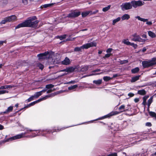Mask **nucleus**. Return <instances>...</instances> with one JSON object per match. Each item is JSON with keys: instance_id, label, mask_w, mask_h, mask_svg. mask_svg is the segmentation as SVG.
Listing matches in <instances>:
<instances>
[{"instance_id": "nucleus-20", "label": "nucleus", "mask_w": 156, "mask_h": 156, "mask_svg": "<svg viewBox=\"0 0 156 156\" xmlns=\"http://www.w3.org/2000/svg\"><path fill=\"white\" fill-rule=\"evenodd\" d=\"M13 106H10L8 107L7 109L5 110V111L3 112V113L4 114H6L12 112L13 110Z\"/></svg>"}, {"instance_id": "nucleus-58", "label": "nucleus", "mask_w": 156, "mask_h": 156, "mask_svg": "<svg viewBox=\"0 0 156 156\" xmlns=\"http://www.w3.org/2000/svg\"><path fill=\"white\" fill-rule=\"evenodd\" d=\"M142 36L143 38H147V35L145 34H143Z\"/></svg>"}, {"instance_id": "nucleus-3", "label": "nucleus", "mask_w": 156, "mask_h": 156, "mask_svg": "<svg viewBox=\"0 0 156 156\" xmlns=\"http://www.w3.org/2000/svg\"><path fill=\"white\" fill-rule=\"evenodd\" d=\"M55 95H56V94H52L51 95H47L44 97H43L41 98L38 99V100H37L35 101H34V102H32L31 103L29 104L27 106V107H29L33 105H35L36 103H37L39 102H40V101H42L44 100L47 99L48 98L50 97H51L54 96Z\"/></svg>"}, {"instance_id": "nucleus-38", "label": "nucleus", "mask_w": 156, "mask_h": 156, "mask_svg": "<svg viewBox=\"0 0 156 156\" xmlns=\"http://www.w3.org/2000/svg\"><path fill=\"white\" fill-rule=\"evenodd\" d=\"M53 5V3L45 4L43 5V7L44 8H46L48 7H51Z\"/></svg>"}, {"instance_id": "nucleus-64", "label": "nucleus", "mask_w": 156, "mask_h": 156, "mask_svg": "<svg viewBox=\"0 0 156 156\" xmlns=\"http://www.w3.org/2000/svg\"><path fill=\"white\" fill-rule=\"evenodd\" d=\"M18 105H19L17 103V104H16L15 105V106L17 108L18 107Z\"/></svg>"}, {"instance_id": "nucleus-37", "label": "nucleus", "mask_w": 156, "mask_h": 156, "mask_svg": "<svg viewBox=\"0 0 156 156\" xmlns=\"http://www.w3.org/2000/svg\"><path fill=\"white\" fill-rule=\"evenodd\" d=\"M8 22L7 17H5L4 19L2 20L0 23V24H5L6 22Z\"/></svg>"}, {"instance_id": "nucleus-15", "label": "nucleus", "mask_w": 156, "mask_h": 156, "mask_svg": "<svg viewBox=\"0 0 156 156\" xmlns=\"http://www.w3.org/2000/svg\"><path fill=\"white\" fill-rule=\"evenodd\" d=\"M130 18V16L129 15L127 14H124L121 18L122 20H127Z\"/></svg>"}, {"instance_id": "nucleus-51", "label": "nucleus", "mask_w": 156, "mask_h": 156, "mask_svg": "<svg viewBox=\"0 0 156 156\" xmlns=\"http://www.w3.org/2000/svg\"><path fill=\"white\" fill-rule=\"evenodd\" d=\"M23 3L24 5H26L27 4V0H22Z\"/></svg>"}, {"instance_id": "nucleus-30", "label": "nucleus", "mask_w": 156, "mask_h": 156, "mask_svg": "<svg viewBox=\"0 0 156 156\" xmlns=\"http://www.w3.org/2000/svg\"><path fill=\"white\" fill-rule=\"evenodd\" d=\"M139 70V69L138 67H136L131 70V72L133 73H137Z\"/></svg>"}, {"instance_id": "nucleus-47", "label": "nucleus", "mask_w": 156, "mask_h": 156, "mask_svg": "<svg viewBox=\"0 0 156 156\" xmlns=\"http://www.w3.org/2000/svg\"><path fill=\"white\" fill-rule=\"evenodd\" d=\"M128 95L130 97H132L134 95V94L132 93H129L128 94Z\"/></svg>"}, {"instance_id": "nucleus-22", "label": "nucleus", "mask_w": 156, "mask_h": 156, "mask_svg": "<svg viewBox=\"0 0 156 156\" xmlns=\"http://www.w3.org/2000/svg\"><path fill=\"white\" fill-rule=\"evenodd\" d=\"M125 105H122L120 106L119 108V109L121 111L120 112H124L126 111L127 110L125 109Z\"/></svg>"}, {"instance_id": "nucleus-41", "label": "nucleus", "mask_w": 156, "mask_h": 156, "mask_svg": "<svg viewBox=\"0 0 156 156\" xmlns=\"http://www.w3.org/2000/svg\"><path fill=\"white\" fill-rule=\"evenodd\" d=\"M37 66L41 70H42L44 67V66L42 64L40 63H38L37 64Z\"/></svg>"}, {"instance_id": "nucleus-48", "label": "nucleus", "mask_w": 156, "mask_h": 156, "mask_svg": "<svg viewBox=\"0 0 156 156\" xmlns=\"http://www.w3.org/2000/svg\"><path fill=\"white\" fill-rule=\"evenodd\" d=\"M112 50V49L109 48L107 49L106 50V52L108 53H110Z\"/></svg>"}, {"instance_id": "nucleus-2", "label": "nucleus", "mask_w": 156, "mask_h": 156, "mask_svg": "<svg viewBox=\"0 0 156 156\" xmlns=\"http://www.w3.org/2000/svg\"><path fill=\"white\" fill-rule=\"evenodd\" d=\"M96 43L94 42H91L83 45L80 47H76L75 48L74 51H80L82 49H87L89 48L96 46Z\"/></svg>"}, {"instance_id": "nucleus-14", "label": "nucleus", "mask_w": 156, "mask_h": 156, "mask_svg": "<svg viewBox=\"0 0 156 156\" xmlns=\"http://www.w3.org/2000/svg\"><path fill=\"white\" fill-rule=\"evenodd\" d=\"M62 64L67 65H69L70 63L69 59L67 57H66L65 59L62 62Z\"/></svg>"}, {"instance_id": "nucleus-11", "label": "nucleus", "mask_w": 156, "mask_h": 156, "mask_svg": "<svg viewBox=\"0 0 156 156\" xmlns=\"http://www.w3.org/2000/svg\"><path fill=\"white\" fill-rule=\"evenodd\" d=\"M8 22H13L17 20V17L14 15L6 17Z\"/></svg>"}, {"instance_id": "nucleus-54", "label": "nucleus", "mask_w": 156, "mask_h": 156, "mask_svg": "<svg viewBox=\"0 0 156 156\" xmlns=\"http://www.w3.org/2000/svg\"><path fill=\"white\" fill-rule=\"evenodd\" d=\"M75 83V81H70L68 83H66L67 84H69V83Z\"/></svg>"}, {"instance_id": "nucleus-45", "label": "nucleus", "mask_w": 156, "mask_h": 156, "mask_svg": "<svg viewBox=\"0 0 156 156\" xmlns=\"http://www.w3.org/2000/svg\"><path fill=\"white\" fill-rule=\"evenodd\" d=\"M101 74V73H92V74L89 75H88L84 76V77L90 76H93V75H99V74Z\"/></svg>"}, {"instance_id": "nucleus-42", "label": "nucleus", "mask_w": 156, "mask_h": 156, "mask_svg": "<svg viewBox=\"0 0 156 156\" xmlns=\"http://www.w3.org/2000/svg\"><path fill=\"white\" fill-rule=\"evenodd\" d=\"M112 55V54L111 53H108L106 54L105 56H104L103 57V58L104 59L105 58H108L110 57L111 55Z\"/></svg>"}, {"instance_id": "nucleus-57", "label": "nucleus", "mask_w": 156, "mask_h": 156, "mask_svg": "<svg viewBox=\"0 0 156 156\" xmlns=\"http://www.w3.org/2000/svg\"><path fill=\"white\" fill-rule=\"evenodd\" d=\"M100 69H97L96 70H94V71H93V72H99L100 71Z\"/></svg>"}, {"instance_id": "nucleus-44", "label": "nucleus", "mask_w": 156, "mask_h": 156, "mask_svg": "<svg viewBox=\"0 0 156 156\" xmlns=\"http://www.w3.org/2000/svg\"><path fill=\"white\" fill-rule=\"evenodd\" d=\"M130 45L132 46L135 49L137 47V44H135L133 43H131Z\"/></svg>"}, {"instance_id": "nucleus-62", "label": "nucleus", "mask_w": 156, "mask_h": 156, "mask_svg": "<svg viewBox=\"0 0 156 156\" xmlns=\"http://www.w3.org/2000/svg\"><path fill=\"white\" fill-rule=\"evenodd\" d=\"M102 52V51L99 50L98 51V54H101Z\"/></svg>"}, {"instance_id": "nucleus-8", "label": "nucleus", "mask_w": 156, "mask_h": 156, "mask_svg": "<svg viewBox=\"0 0 156 156\" xmlns=\"http://www.w3.org/2000/svg\"><path fill=\"white\" fill-rule=\"evenodd\" d=\"M80 14V12L73 11L69 13L67 17L69 18H74L78 17Z\"/></svg>"}, {"instance_id": "nucleus-29", "label": "nucleus", "mask_w": 156, "mask_h": 156, "mask_svg": "<svg viewBox=\"0 0 156 156\" xmlns=\"http://www.w3.org/2000/svg\"><path fill=\"white\" fill-rule=\"evenodd\" d=\"M149 114L152 117L156 119V114L154 112H149Z\"/></svg>"}, {"instance_id": "nucleus-31", "label": "nucleus", "mask_w": 156, "mask_h": 156, "mask_svg": "<svg viewBox=\"0 0 156 156\" xmlns=\"http://www.w3.org/2000/svg\"><path fill=\"white\" fill-rule=\"evenodd\" d=\"M153 98L152 97H151L148 100L147 102V106L149 108L151 104L152 103L153 101Z\"/></svg>"}, {"instance_id": "nucleus-40", "label": "nucleus", "mask_w": 156, "mask_h": 156, "mask_svg": "<svg viewBox=\"0 0 156 156\" xmlns=\"http://www.w3.org/2000/svg\"><path fill=\"white\" fill-rule=\"evenodd\" d=\"M34 98H35L34 97V95H32L29 98H28L27 100V101L28 102H29L33 100L34 99Z\"/></svg>"}, {"instance_id": "nucleus-7", "label": "nucleus", "mask_w": 156, "mask_h": 156, "mask_svg": "<svg viewBox=\"0 0 156 156\" xmlns=\"http://www.w3.org/2000/svg\"><path fill=\"white\" fill-rule=\"evenodd\" d=\"M156 64V61L152 60L151 61H145L142 62V64L144 68H147Z\"/></svg>"}, {"instance_id": "nucleus-4", "label": "nucleus", "mask_w": 156, "mask_h": 156, "mask_svg": "<svg viewBox=\"0 0 156 156\" xmlns=\"http://www.w3.org/2000/svg\"><path fill=\"white\" fill-rule=\"evenodd\" d=\"M131 4L132 7L134 8H136L138 7H140L142 6L144 4V2L140 0L135 1L133 0L131 2Z\"/></svg>"}, {"instance_id": "nucleus-53", "label": "nucleus", "mask_w": 156, "mask_h": 156, "mask_svg": "<svg viewBox=\"0 0 156 156\" xmlns=\"http://www.w3.org/2000/svg\"><path fill=\"white\" fill-rule=\"evenodd\" d=\"M134 101L135 102L137 103L139 101V99L138 98H136L134 99Z\"/></svg>"}, {"instance_id": "nucleus-18", "label": "nucleus", "mask_w": 156, "mask_h": 156, "mask_svg": "<svg viewBox=\"0 0 156 156\" xmlns=\"http://www.w3.org/2000/svg\"><path fill=\"white\" fill-rule=\"evenodd\" d=\"M149 96L147 95L143 97V102L142 103V104L144 105L145 107L147 105L146 100L147 99L149 98Z\"/></svg>"}, {"instance_id": "nucleus-46", "label": "nucleus", "mask_w": 156, "mask_h": 156, "mask_svg": "<svg viewBox=\"0 0 156 156\" xmlns=\"http://www.w3.org/2000/svg\"><path fill=\"white\" fill-rule=\"evenodd\" d=\"M8 92V91H6V90H0V94H3Z\"/></svg>"}, {"instance_id": "nucleus-35", "label": "nucleus", "mask_w": 156, "mask_h": 156, "mask_svg": "<svg viewBox=\"0 0 156 156\" xmlns=\"http://www.w3.org/2000/svg\"><path fill=\"white\" fill-rule=\"evenodd\" d=\"M103 80L105 81H107L112 79L109 76H105L103 77Z\"/></svg>"}, {"instance_id": "nucleus-28", "label": "nucleus", "mask_w": 156, "mask_h": 156, "mask_svg": "<svg viewBox=\"0 0 156 156\" xmlns=\"http://www.w3.org/2000/svg\"><path fill=\"white\" fill-rule=\"evenodd\" d=\"M89 67V66H86L82 67L81 69V71L82 72H84L87 71Z\"/></svg>"}, {"instance_id": "nucleus-24", "label": "nucleus", "mask_w": 156, "mask_h": 156, "mask_svg": "<svg viewBox=\"0 0 156 156\" xmlns=\"http://www.w3.org/2000/svg\"><path fill=\"white\" fill-rule=\"evenodd\" d=\"M122 43L128 45H130L131 43L129 41L128 39H127L123 40L122 41Z\"/></svg>"}, {"instance_id": "nucleus-21", "label": "nucleus", "mask_w": 156, "mask_h": 156, "mask_svg": "<svg viewBox=\"0 0 156 156\" xmlns=\"http://www.w3.org/2000/svg\"><path fill=\"white\" fill-rule=\"evenodd\" d=\"M91 12V11H86L81 13L82 16L83 17H85L87 16L90 12Z\"/></svg>"}, {"instance_id": "nucleus-36", "label": "nucleus", "mask_w": 156, "mask_h": 156, "mask_svg": "<svg viewBox=\"0 0 156 156\" xmlns=\"http://www.w3.org/2000/svg\"><path fill=\"white\" fill-rule=\"evenodd\" d=\"M78 87V85L76 84L73 85L72 86L69 87L68 88L69 90H72Z\"/></svg>"}, {"instance_id": "nucleus-12", "label": "nucleus", "mask_w": 156, "mask_h": 156, "mask_svg": "<svg viewBox=\"0 0 156 156\" xmlns=\"http://www.w3.org/2000/svg\"><path fill=\"white\" fill-rule=\"evenodd\" d=\"M48 52H45L43 53L37 55V57L39 59H44L46 58V56L48 54Z\"/></svg>"}, {"instance_id": "nucleus-61", "label": "nucleus", "mask_w": 156, "mask_h": 156, "mask_svg": "<svg viewBox=\"0 0 156 156\" xmlns=\"http://www.w3.org/2000/svg\"><path fill=\"white\" fill-rule=\"evenodd\" d=\"M146 48H143L142 51L143 52H145V51H146Z\"/></svg>"}, {"instance_id": "nucleus-33", "label": "nucleus", "mask_w": 156, "mask_h": 156, "mask_svg": "<svg viewBox=\"0 0 156 156\" xmlns=\"http://www.w3.org/2000/svg\"><path fill=\"white\" fill-rule=\"evenodd\" d=\"M66 35L64 34L61 36H57V37L59 38L61 40L65 38L66 37Z\"/></svg>"}, {"instance_id": "nucleus-56", "label": "nucleus", "mask_w": 156, "mask_h": 156, "mask_svg": "<svg viewBox=\"0 0 156 156\" xmlns=\"http://www.w3.org/2000/svg\"><path fill=\"white\" fill-rule=\"evenodd\" d=\"M4 126L0 124V130L3 129H4Z\"/></svg>"}, {"instance_id": "nucleus-16", "label": "nucleus", "mask_w": 156, "mask_h": 156, "mask_svg": "<svg viewBox=\"0 0 156 156\" xmlns=\"http://www.w3.org/2000/svg\"><path fill=\"white\" fill-rule=\"evenodd\" d=\"M140 77V75H138L132 77L131 80V82L132 83L135 82L139 80Z\"/></svg>"}, {"instance_id": "nucleus-17", "label": "nucleus", "mask_w": 156, "mask_h": 156, "mask_svg": "<svg viewBox=\"0 0 156 156\" xmlns=\"http://www.w3.org/2000/svg\"><path fill=\"white\" fill-rule=\"evenodd\" d=\"M121 20L120 17H118L115 19L113 20L112 21V24L113 25H115L116 24L119 22Z\"/></svg>"}, {"instance_id": "nucleus-52", "label": "nucleus", "mask_w": 156, "mask_h": 156, "mask_svg": "<svg viewBox=\"0 0 156 156\" xmlns=\"http://www.w3.org/2000/svg\"><path fill=\"white\" fill-rule=\"evenodd\" d=\"M6 41H0V45H2L4 43H6Z\"/></svg>"}, {"instance_id": "nucleus-34", "label": "nucleus", "mask_w": 156, "mask_h": 156, "mask_svg": "<svg viewBox=\"0 0 156 156\" xmlns=\"http://www.w3.org/2000/svg\"><path fill=\"white\" fill-rule=\"evenodd\" d=\"M12 87L11 85H6L5 86H2L1 87V89H7V88H11Z\"/></svg>"}, {"instance_id": "nucleus-49", "label": "nucleus", "mask_w": 156, "mask_h": 156, "mask_svg": "<svg viewBox=\"0 0 156 156\" xmlns=\"http://www.w3.org/2000/svg\"><path fill=\"white\" fill-rule=\"evenodd\" d=\"M146 22V24L148 25L151 26L152 24V23L151 21H147Z\"/></svg>"}, {"instance_id": "nucleus-26", "label": "nucleus", "mask_w": 156, "mask_h": 156, "mask_svg": "<svg viewBox=\"0 0 156 156\" xmlns=\"http://www.w3.org/2000/svg\"><path fill=\"white\" fill-rule=\"evenodd\" d=\"M102 81L101 79H99L98 80H94L93 81V83L97 85H99L101 84Z\"/></svg>"}, {"instance_id": "nucleus-39", "label": "nucleus", "mask_w": 156, "mask_h": 156, "mask_svg": "<svg viewBox=\"0 0 156 156\" xmlns=\"http://www.w3.org/2000/svg\"><path fill=\"white\" fill-rule=\"evenodd\" d=\"M54 85L52 84H48L46 86V88L47 89H50L53 88Z\"/></svg>"}, {"instance_id": "nucleus-9", "label": "nucleus", "mask_w": 156, "mask_h": 156, "mask_svg": "<svg viewBox=\"0 0 156 156\" xmlns=\"http://www.w3.org/2000/svg\"><path fill=\"white\" fill-rule=\"evenodd\" d=\"M26 134V133H22L20 134L17 135L15 136L12 137L9 139V140H12L16 139H18L24 137V135Z\"/></svg>"}, {"instance_id": "nucleus-5", "label": "nucleus", "mask_w": 156, "mask_h": 156, "mask_svg": "<svg viewBox=\"0 0 156 156\" xmlns=\"http://www.w3.org/2000/svg\"><path fill=\"white\" fill-rule=\"evenodd\" d=\"M132 36L133 38L131 40L133 41H138L144 43L146 41L145 40L142 39L140 35L136 34H134Z\"/></svg>"}, {"instance_id": "nucleus-59", "label": "nucleus", "mask_w": 156, "mask_h": 156, "mask_svg": "<svg viewBox=\"0 0 156 156\" xmlns=\"http://www.w3.org/2000/svg\"><path fill=\"white\" fill-rule=\"evenodd\" d=\"M118 75L117 74H115L113 75V78H115L118 76Z\"/></svg>"}, {"instance_id": "nucleus-32", "label": "nucleus", "mask_w": 156, "mask_h": 156, "mask_svg": "<svg viewBox=\"0 0 156 156\" xmlns=\"http://www.w3.org/2000/svg\"><path fill=\"white\" fill-rule=\"evenodd\" d=\"M111 5H108L107 7H105L102 9V11L104 12H106L108 11L110 8Z\"/></svg>"}, {"instance_id": "nucleus-60", "label": "nucleus", "mask_w": 156, "mask_h": 156, "mask_svg": "<svg viewBox=\"0 0 156 156\" xmlns=\"http://www.w3.org/2000/svg\"><path fill=\"white\" fill-rule=\"evenodd\" d=\"M27 131H28L27 132H25V133H26V134L27 133H28L29 132H32L33 131V130L30 129V130H28Z\"/></svg>"}, {"instance_id": "nucleus-50", "label": "nucleus", "mask_w": 156, "mask_h": 156, "mask_svg": "<svg viewBox=\"0 0 156 156\" xmlns=\"http://www.w3.org/2000/svg\"><path fill=\"white\" fill-rule=\"evenodd\" d=\"M146 126H152L151 123L150 122H147L146 123Z\"/></svg>"}, {"instance_id": "nucleus-25", "label": "nucleus", "mask_w": 156, "mask_h": 156, "mask_svg": "<svg viewBox=\"0 0 156 156\" xmlns=\"http://www.w3.org/2000/svg\"><path fill=\"white\" fill-rule=\"evenodd\" d=\"M137 94L141 95H143L146 94V91L144 89L139 90L137 91Z\"/></svg>"}, {"instance_id": "nucleus-1", "label": "nucleus", "mask_w": 156, "mask_h": 156, "mask_svg": "<svg viewBox=\"0 0 156 156\" xmlns=\"http://www.w3.org/2000/svg\"><path fill=\"white\" fill-rule=\"evenodd\" d=\"M36 19L37 17L35 16L30 17L24 22L19 24L15 27V29L26 27H36L37 26L39 22Z\"/></svg>"}, {"instance_id": "nucleus-19", "label": "nucleus", "mask_w": 156, "mask_h": 156, "mask_svg": "<svg viewBox=\"0 0 156 156\" xmlns=\"http://www.w3.org/2000/svg\"><path fill=\"white\" fill-rule=\"evenodd\" d=\"M148 34L149 36L152 38H154L156 37V34L151 31H148Z\"/></svg>"}, {"instance_id": "nucleus-10", "label": "nucleus", "mask_w": 156, "mask_h": 156, "mask_svg": "<svg viewBox=\"0 0 156 156\" xmlns=\"http://www.w3.org/2000/svg\"><path fill=\"white\" fill-rule=\"evenodd\" d=\"M76 69V67H71L66 68V69L61 71L62 72H66L69 73H71L73 72Z\"/></svg>"}, {"instance_id": "nucleus-43", "label": "nucleus", "mask_w": 156, "mask_h": 156, "mask_svg": "<svg viewBox=\"0 0 156 156\" xmlns=\"http://www.w3.org/2000/svg\"><path fill=\"white\" fill-rule=\"evenodd\" d=\"M76 37H69L66 39V41H73L76 39Z\"/></svg>"}, {"instance_id": "nucleus-23", "label": "nucleus", "mask_w": 156, "mask_h": 156, "mask_svg": "<svg viewBox=\"0 0 156 156\" xmlns=\"http://www.w3.org/2000/svg\"><path fill=\"white\" fill-rule=\"evenodd\" d=\"M135 18L143 22H146L148 20L147 19H146L140 17V16H137Z\"/></svg>"}, {"instance_id": "nucleus-27", "label": "nucleus", "mask_w": 156, "mask_h": 156, "mask_svg": "<svg viewBox=\"0 0 156 156\" xmlns=\"http://www.w3.org/2000/svg\"><path fill=\"white\" fill-rule=\"evenodd\" d=\"M41 95L42 93H41V92L39 91L36 92L34 95L35 98H37Z\"/></svg>"}, {"instance_id": "nucleus-13", "label": "nucleus", "mask_w": 156, "mask_h": 156, "mask_svg": "<svg viewBox=\"0 0 156 156\" xmlns=\"http://www.w3.org/2000/svg\"><path fill=\"white\" fill-rule=\"evenodd\" d=\"M120 112L117 111L112 112L105 116V118L110 117L113 115H115L119 114Z\"/></svg>"}, {"instance_id": "nucleus-63", "label": "nucleus", "mask_w": 156, "mask_h": 156, "mask_svg": "<svg viewBox=\"0 0 156 156\" xmlns=\"http://www.w3.org/2000/svg\"><path fill=\"white\" fill-rule=\"evenodd\" d=\"M98 12V10H96L95 11V12H93V14H95L96 13Z\"/></svg>"}, {"instance_id": "nucleus-6", "label": "nucleus", "mask_w": 156, "mask_h": 156, "mask_svg": "<svg viewBox=\"0 0 156 156\" xmlns=\"http://www.w3.org/2000/svg\"><path fill=\"white\" fill-rule=\"evenodd\" d=\"M121 9L122 11L128 10L132 8V5L131 2H124L120 6Z\"/></svg>"}, {"instance_id": "nucleus-55", "label": "nucleus", "mask_w": 156, "mask_h": 156, "mask_svg": "<svg viewBox=\"0 0 156 156\" xmlns=\"http://www.w3.org/2000/svg\"><path fill=\"white\" fill-rule=\"evenodd\" d=\"M53 90H52V89H50V90H48L47 91V93H50L51 92H52Z\"/></svg>"}]
</instances>
